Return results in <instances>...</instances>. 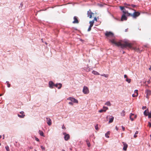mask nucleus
I'll list each match as a JSON object with an SVG mask.
<instances>
[{"instance_id":"f704fd0d","label":"nucleus","mask_w":151,"mask_h":151,"mask_svg":"<svg viewBox=\"0 0 151 151\" xmlns=\"http://www.w3.org/2000/svg\"><path fill=\"white\" fill-rule=\"evenodd\" d=\"M138 95V93H137V94H133L132 95V97H136V96H137Z\"/></svg>"},{"instance_id":"5fc2aeb1","label":"nucleus","mask_w":151,"mask_h":151,"mask_svg":"<svg viewBox=\"0 0 151 151\" xmlns=\"http://www.w3.org/2000/svg\"><path fill=\"white\" fill-rule=\"evenodd\" d=\"M93 20H94H94H96V21H97V19H96V17H94Z\"/></svg>"},{"instance_id":"58836bf2","label":"nucleus","mask_w":151,"mask_h":151,"mask_svg":"<svg viewBox=\"0 0 151 151\" xmlns=\"http://www.w3.org/2000/svg\"><path fill=\"white\" fill-rule=\"evenodd\" d=\"M95 128L96 130H98V125H96L95 126Z\"/></svg>"},{"instance_id":"6ab92c4d","label":"nucleus","mask_w":151,"mask_h":151,"mask_svg":"<svg viewBox=\"0 0 151 151\" xmlns=\"http://www.w3.org/2000/svg\"><path fill=\"white\" fill-rule=\"evenodd\" d=\"M92 73L95 75H99V73H98L97 72L95 71V70H93L92 72Z\"/></svg>"},{"instance_id":"680f3d73","label":"nucleus","mask_w":151,"mask_h":151,"mask_svg":"<svg viewBox=\"0 0 151 151\" xmlns=\"http://www.w3.org/2000/svg\"><path fill=\"white\" fill-rule=\"evenodd\" d=\"M149 69L150 70H151V66L150 68H149Z\"/></svg>"},{"instance_id":"338daca9","label":"nucleus","mask_w":151,"mask_h":151,"mask_svg":"<svg viewBox=\"0 0 151 151\" xmlns=\"http://www.w3.org/2000/svg\"><path fill=\"white\" fill-rule=\"evenodd\" d=\"M125 53V52L124 51H123V54H124Z\"/></svg>"},{"instance_id":"37998d69","label":"nucleus","mask_w":151,"mask_h":151,"mask_svg":"<svg viewBox=\"0 0 151 151\" xmlns=\"http://www.w3.org/2000/svg\"><path fill=\"white\" fill-rule=\"evenodd\" d=\"M68 104H69L72 105H73V103L71 101L69 102Z\"/></svg>"},{"instance_id":"5701e85b","label":"nucleus","mask_w":151,"mask_h":151,"mask_svg":"<svg viewBox=\"0 0 151 151\" xmlns=\"http://www.w3.org/2000/svg\"><path fill=\"white\" fill-rule=\"evenodd\" d=\"M17 115L20 118H23L25 116V115L24 114H22L21 115L18 114Z\"/></svg>"},{"instance_id":"aec40b11","label":"nucleus","mask_w":151,"mask_h":151,"mask_svg":"<svg viewBox=\"0 0 151 151\" xmlns=\"http://www.w3.org/2000/svg\"><path fill=\"white\" fill-rule=\"evenodd\" d=\"M84 69L87 72H89L90 70V68L88 66H87L86 67H85Z\"/></svg>"},{"instance_id":"7c9ffc66","label":"nucleus","mask_w":151,"mask_h":151,"mask_svg":"<svg viewBox=\"0 0 151 151\" xmlns=\"http://www.w3.org/2000/svg\"><path fill=\"white\" fill-rule=\"evenodd\" d=\"M126 81L128 82L129 83L131 82V79H129L128 78H127L126 79Z\"/></svg>"},{"instance_id":"bf43d9fd","label":"nucleus","mask_w":151,"mask_h":151,"mask_svg":"<svg viewBox=\"0 0 151 151\" xmlns=\"http://www.w3.org/2000/svg\"><path fill=\"white\" fill-rule=\"evenodd\" d=\"M134 115V118H136L137 117V115Z\"/></svg>"},{"instance_id":"09e8293b","label":"nucleus","mask_w":151,"mask_h":151,"mask_svg":"<svg viewBox=\"0 0 151 151\" xmlns=\"http://www.w3.org/2000/svg\"><path fill=\"white\" fill-rule=\"evenodd\" d=\"M23 6V4L22 3H21L20 4V6L22 7Z\"/></svg>"},{"instance_id":"c9c22d12","label":"nucleus","mask_w":151,"mask_h":151,"mask_svg":"<svg viewBox=\"0 0 151 151\" xmlns=\"http://www.w3.org/2000/svg\"><path fill=\"white\" fill-rule=\"evenodd\" d=\"M113 18H114V19L115 20H117V21H120L119 19H118L117 18H115V17H114V16H113Z\"/></svg>"},{"instance_id":"a18cd8bd","label":"nucleus","mask_w":151,"mask_h":151,"mask_svg":"<svg viewBox=\"0 0 151 151\" xmlns=\"http://www.w3.org/2000/svg\"><path fill=\"white\" fill-rule=\"evenodd\" d=\"M24 112L23 111H21V112H20V114H24Z\"/></svg>"},{"instance_id":"de8ad7c7","label":"nucleus","mask_w":151,"mask_h":151,"mask_svg":"<svg viewBox=\"0 0 151 151\" xmlns=\"http://www.w3.org/2000/svg\"><path fill=\"white\" fill-rule=\"evenodd\" d=\"M62 128L63 129H65L66 128L64 125H63V126H62Z\"/></svg>"},{"instance_id":"f8f14e48","label":"nucleus","mask_w":151,"mask_h":151,"mask_svg":"<svg viewBox=\"0 0 151 151\" xmlns=\"http://www.w3.org/2000/svg\"><path fill=\"white\" fill-rule=\"evenodd\" d=\"M93 14H94L91 12L90 10H89V11H88L87 12L88 17H89V18H91L92 15Z\"/></svg>"},{"instance_id":"052dcab7","label":"nucleus","mask_w":151,"mask_h":151,"mask_svg":"<svg viewBox=\"0 0 151 151\" xmlns=\"http://www.w3.org/2000/svg\"><path fill=\"white\" fill-rule=\"evenodd\" d=\"M128 30V29H127L125 30V32H127V31Z\"/></svg>"},{"instance_id":"a211bd4d","label":"nucleus","mask_w":151,"mask_h":151,"mask_svg":"<svg viewBox=\"0 0 151 151\" xmlns=\"http://www.w3.org/2000/svg\"><path fill=\"white\" fill-rule=\"evenodd\" d=\"M39 133L40 136H42L43 137H45V135H44V134H43V133L42 131H41L40 130H39Z\"/></svg>"},{"instance_id":"3c124183","label":"nucleus","mask_w":151,"mask_h":151,"mask_svg":"<svg viewBox=\"0 0 151 151\" xmlns=\"http://www.w3.org/2000/svg\"><path fill=\"white\" fill-rule=\"evenodd\" d=\"M131 6H132V7L134 8L135 6V5H133V4H132Z\"/></svg>"},{"instance_id":"4d7b16f0","label":"nucleus","mask_w":151,"mask_h":151,"mask_svg":"<svg viewBox=\"0 0 151 151\" xmlns=\"http://www.w3.org/2000/svg\"><path fill=\"white\" fill-rule=\"evenodd\" d=\"M78 39L80 41H81V42H83V40L81 38H78Z\"/></svg>"},{"instance_id":"4c0bfd02","label":"nucleus","mask_w":151,"mask_h":151,"mask_svg":"<svg viewBox=\"0 0 151 151\" xmlns=\"http://www.w3.org/2000/svg\"><path fill=\"white\" fill-rule=\"evenodd\" d=\"M41 147L42 150H45V148L43 146L41 145Z\"/></svg>"},{"instance_id":"1a4fd4ad","label":"nucleus","mask_w":151,"mask_h":151,"mask_svg":"<svg viewBox=\"0 0 151 151\" xmlns=\"http://www.w3.org/2000/svg\"><path fill=\"white\" fill-rule=\"evenodd\" d=\"M54 86V83L52 81L49 82V87L50 88H53Z\"/></svg>"},{"instance_id":"20e7f679","label":"nucleus","mask_w":151,"mask_h":151,"mask_svg":"<svg viewBox=\"0 0 151 151\" xmlns=\"http://www.w3.org/2000/svg\"><path fill=\"white\" fill-rule=\"evenodd\" d=\"M105 35L107 37H115L114 34L111 32L106 31L105 33Z\"/></svg>"},{"instance_id":"412c9836","label":"nucleus","mask_w":151,"mask_h":151,"mask_svg":"<svg viewBox=\"0 0 151 151\" xmlns=\"http://www.w3.org/2000/svg\"><path fill=\"white\" fill-rule=\"evenodd\" d=\"M149 113L148 110L147 111V110H146L144 112V114L145 116H147V114Z\"/></svg>"},{"instance_id":"6e6552de","label":"nucleus","mask_w":151,"mask_h":151,"mask_svg":"<svg viewBox=\"0 0 151 151\" xmlns=\"http://www.w3.org/2000/svg\"><path fill=\"white\" fill-rule=\"evenodd\" d=\"M63 134L64 136V138L65 141H67L70 139V135L69 134H67L65 132H63Z\"/></svg>"},{"instance_id":"f03ea898","label":"nucleus","mask_w":151,"mask_h":151,"mask_svg":"<svg viewBox=\"0 0 151 151\" xmlns=\"http://www.w3.org/2000/svg\"><path fill=\"white\" fill-rule=\"evenodd\" d=\"M128 14L129 15V16L132 17L133 18L136 19L140 15V13L139 12L135 11L133 14L130 13Z\"/></svg>"},{"instance_id":"603ef678","label":"nucleus","mask_w":151,"mask_h":151,"mask_svg":"<svg viewBox=\"0 0 151 151\" xmlns=\"http://www.w3.org/2000/svg\"><path fill=\"white\" fill-rule=\"evenodd\" d=\"M124 78H127V75H125V74L124 75Z\"/></svg>"},{"instance_id":"49530a36","label":"nucleus","mask_w":151,"mask_h":151,"mask_svg":"<svg viewBox=\"0 0 151 151\" xmlns=\"http://www.w3.org/2000/svg\"><path fill=\"white\" fill-rule=\"evenodd\" d=\"M124 4L125 5L127 6H130V4H127V3H125Z\"/></svg>"},{"instance_id":"dca6fc26","label":"nucleus","mask_w":151,"mask_h":151,"mask_svg":"<svg viewBox=\"0 0 151 151\" xmlns=\"http://www.w3.org/2000/svg\"><path fill=\"white\" fill-rule=\"evenodd\" d=\"M114 119V117L112 116H111V117L109 118V123H111L113 121Z\"/></svg>"},{"instance_id":"ea45409f","label":"nucleus","mask_w":151,"mask_h":151,"mask_svg":"<svg viewBox=\"0 0 151 151\" xmlns=\"http://www.w3.org/2000/svg\"><path fill=\"white\" fill-rule=\"evenodd\" d=\"M35 139L36 141H37V142H39V139L36 137H35Z\"/></svg>"},{"instance_id":"9b49d317","label":"nucleus","mask_w":151,"mask_h":151,"mask_svg":"<svg viewBox=\"0 0 151 151\" xmlns=\"http://www.w3.org/2000/svg\"><path fill=\"white\" fill-rule=\"evenodd\" d=\"M127 17L126 16V15L123 14L121 19V21H122L124 20H127Z\"/></svg>"},{"instance_id":"8fccbe9b","label":"nucleus","mask_w":151,"mask_h":151,"mask_svg":"<svg viewBox=\"0 0 151 151\" xmlns=\"http://www.w3.org/2000/svg\"><path fill=\"white\" fill-rule=\"evenodd\" d=\"M91 29V28H90V27H89L88 29V31H90Z\"/></svg>"},{"instance_id":"e433bc0d","label":"nucleus","mask_w":151,"mask_h":151,"mask_svg":"<svg viewBox=\"0 0 151 151\" xmlns=\"http://www.w3.org/2000/svg\"><path fill=\"white\" fill-rule=\"evenodd\" d=\"M103 112H104V111H103V109H101L100 110H99V112L100 113H101Z\"/></svg>"},{"instance_id":"864d4df0","label":"nucleus","mask_w":151,"mask_h":151,"mask_svg":"<svg viewBox=\"0 0 151 151\" xmlns=\"http://www.w3.org/2000/svg\"><path fill=\"white\" fill-rule=\"evenodd\" d=\"M115 129H116V130H117H117H118V129H119V128H118V127H117V126H116V127H115Z\"/></svg>"},{"instance_id":"ddd939ff","label":"nucleus","mask_w":151,"mask_h":151,"mask_svg":"<svg viewBox=\"0 0 151 151\" xmlns=\"http://www.w3.org/2000/svg\"><path fill=\"white\" fill-rule=\"evenodd\" d=\"M54 86L57 88L58 89H60L62 86V84L61 83H57L56 84H54Z\"/></svg>"},{"instance_id":"cd10ccee","label":"nucleus","mask_w":151,"mask_h":151,"mask_svg":"<svg viewBox=\"0 0 151 151\" xmlns=\"http://www.w3.org/2000/svg\"><path fill=\"white\" fill-rule=\"evenodd\" d=\"M94 23V20H92L91 21L89 22V23L90 24V25H91L93 26Z\"/></svg>"},{"instance_id":"a878e982","label":"nucleus","mask_w":151,"mask_h":151,"mask_svg":"<svg viewBox=\"0 0 151 151\" xmlns=\"http://www.w3.org/2000/svg\"><path fill=\"white\" fill-rule=\"evenodd\" d=\"M105 105L108 106H110L111 105V104L110 101H108L106 103Z\"/></svg>"},{"instance_id":"f3484780","label":"nucleus","mask_w":151,"mask_h":151,"mask_svg":"<svg viewBox=\"0 0 151 151\" xmlns=\"http://www.w3.org/2000/svg\"><path fill=\"white\" fill-rule=\"evenodd\" d=\"M110 133V132L109 131H108L105 134V136L106 137L109 138V135Z\"/></svg>"},{"instance_id":"13d9d810","label":"nucleus","mask_w":151,"mask_h":151,"mask_svg":"<svg viewBox=\"0 0 151 151\" xmlns=\"http://www.w3.org/2000/svg\"><path fill=\"white\" fill-rule=\"evenodd\" d=\"M147 82L148 84H149L150 83V80H149V81H147Z\"/></svg>"},{"instance_id":"79ce46f5","label":"nucleus","mask_w":151,"mask_h":151,"mask_svg":"<svg viewBox=\"0 0 151 151\" xmlns=\"http://www.w3.org/2000/svg\"><path fill=\"white\" fill-rule=\"evenodd\" d=\"M122 129L123 131H124L125 130V127L123 126H122Z\"/></svg>"},{"instance_id":"6e6d98bb","label":"nucleus","mask_w":151,"mask_h":151,"mask_svg":"<svg viewBox=\"0 0 151 151\" xmlns=\"http://www.w3.org/2000/svg\"><path fill=\"white\" fill-rule=\"evenodd\" d=\"M138 90H136L134 91V92L136 93H138Z\"/></svg>"},{"instance_id":"39448f33","label":"nucleus","mask_w":151,"mask_h":151,"mask_svg":"<svg viewBox=\"0 0 151 151\" xmlns=\"http://www.w3.org/2000/svg\"><path fill=\"white\" fill-rule=\"evenodd\" d=\"M67 100H70L72 102L75 103H78V101L75 98L72 97H69L67 98Z\"/></svg>"},{"instance_id":"a19ab883","label":"nucleus","mask_w":151,"mask_h":151,"mask_svg":"<svg viewBox=\"0 0 151 151\" xmlns=\"http://www.w3.org/2000/svg\"><path fill=\"white\" fill-rule=\"evenodd\" d=\"M148 125L150 127H151V123L150 122H148Z\"/></svg>"},{"instance_id":"69168bd1","label":"nucleus","mask_w":151,"mask_h":151,"mask_svg":"<svg viewBox=\"0 0 151 151\" xmlns=\"http://www.w3.org/2000/svg\"><path fill=\"white\" fill-rule=\"evenodd\" d=\"M70 150H72V148H70Z\"/></svg>"},{"instance_id":"4be33fe9","label":"nucleus","mask_w":151,"mask_h":151,"mask_svg":"<svg viewBox=\"0 0 151 151\" xmlns=\"http://www.w3.org/2000/svg\"><path fill=\"white\" fill-rule=\"evenodd\" d=\"M86 142L88 147H89L90 146V143L88 140V139H87L86 140Z\"/></svg>"},{"instance_id":"9d476101","label":"nucleus","mask_w":151,"mask_h":151,"mask_svg":"<svg viewBox=\"0 0 151 151\" xmlns=\"http://www.w3.org/2000/svg\"><path fill=\"white\" fill-rule=\"evenodd\" d=\"M47 123L49 126H50L52 124V121L51 119L50 118L47 117Z\"/></svg>"},{"instance_id":"7ed1b4c3","label":"nucleus","mask_w":151,"mask_h":151,"mask_svg":"<svg viewBox=\"0 0 151 151\" xmlns=\"http://www.w3.org/2000/svg\"><path fill=\"white\" fill-rule=\"evenodd\" d=\"M119 8L121 11H122L123 13V14H126V16H129V15L128 14H130V13H129L128 11L125 9L124 7L120 6Z\"/></svg>"},{"instance_id":"393cba45","label":"nucleus","mask_w":151,"mask_h":151,"mask_svg":"<svg viewBox=\"0 0 151 151\" xmlns=\"http://www.w3.org/2000/svg\"><path fill=\"white\" fill-rule=\"evenodd\" d=\"M125 111L124 110H123L121 113V115L122 116H124L125 115Z\"/></svg>"},{"instance_id":"f257e3e1","label":"nucleus","mask_w":151,"mask_h":151,"mask_svg":"<svg viewBox=\"0 0 151 151\" xmlns=\"http://www.w3.org/2000/svg\"><path fill=\"white\" fill-rule=\"evenodd\" d=\"M109 41L112 44L123 49H132L139 52L142 51L139 48L133 47L134 46L133 43L131 42L129 40L124 39L117 41L115 38H111L109 40Z\"/></svg>"},{"instance_id":"0eeeda50","label":"nucleus","mask_w":151,"mask_h":151,"mask_svg":"<svg viewBox=\"0 0 151 151\" xmlns=\"http://www.w3.org/2000/svg\"><path fill=\"white\" fill-rule=\"evenodd\" d=\"M83 92L85 94H87L89 93L88 88L86 86H84L83 88Z\"/></svg>"},{"instance_id":"e2e57ef3","label":"nucleus","mask_w":151,"mask_h":151,"mask_svg":"<svg viewBox=\"0 0 151 151\" xmlns=\"http://www.w3.org/2000/svg\"><path fill=\"white\" fill-rule=\"evenodd\" d=\"M93 26L92 25H90L89 26V27H90L91 28V27Z\"/></svg>"},{"instance_id":"4468645a","label":"nucleus","mask_w":151,"mask_h":151,"mask_svg":"<svg viewBox=\"0 0 151 151\" xmlns=\"http://www.w3.org/2000/svg\"><path fill=\"white\" fill-rule=\"evenodd\" d=\"M122 143L124 145V147L123 148V150L124 151H126L127 150V148L128 147V145L126 143L123 142Z\"/></svg>"},{"instance_id":"2eb2a0df","label":"nucleus","mask_w":151,"mask_h":151,"mask_svg":"<svg viewBox=\"0 0 151 151\" xmlns=\"http://www.w3.org/2000/svg\"><path fill=\"white\" fill-rule=\"evenodd\" d=\"M74 20L73 22V24L78 23V21L76 17L74 16L73 17Z\"/></svg>"},{"instance_id":"c756f323","label":"nucleus","mask_w":151,"mask_h":151,"mask_svg":"<svg viewBox=\"0 0 151 151\" xmlns=\"http://www.w3.org/2000/svg\"><path fill=\"white\" fill-rule=\"evenodd\" d=\"M101 76H104L106 78L108 77V75H107V74H102L101 75Z\"/></svg>"},{"instance_id":"0e129e2a","label":"nucleus","mask_w":151,"mask_h":151,"mask_svg":"<svg viewBox=\"0 0 151 151\" xmlns=\"http://www.w3.org/2000/svg\"><path fill=\"white\" fill-rule=\"evenodd\" d=\"M3 95V94H0V96H2Z\"/></svg>"},{"instance_id":"2f4dec72","label":"nucleus","mask_w":151,"mask_h":151,"mask_svg":"<svg viewBox=\"0 0 151 151\" xmlns=\"http://www.w3.org/2000/svg\"><path fill=\"white\" fill-rule=\"evenodd\" d=\"M147 114L148 118H151V112L148 113Z\"/></svg>"},{"instance_id":"774afa93","label":"nucleus","mask_w":151,"mask_h":151,"mask_svg":"<svg viewBox=\"0 0 151 151\" xmlns=\"http://www.w3.org/2000/svg\"><path fill=\"white\" fill-rule=\"evenodd\" d=\"M62 151H65L63 149V150H62Z\"/></svg>"},{"instance_id":"b1692460","label":"nucleus","mask_w":151,"mask_h":151,"mask_svg":"<svg viewBox=\"0 0 151 151\" xmlns=\"http://www.w3.org/2000/svg\"><path fill=\"white\" fill-rule=\"evenodd\" d=\"M134 115V114H132V113H131L130 114L129 118L132 121H133L134 120V119L132 118L131 117L132 115Z\"/></svg>"},{"instance_id":"c03bdc74","label":"nucleus","mask_w":151,"mask_h":151,"mask_svg":"<svg viewBox=\"0 0 151 151\" xmlns=\"http://www.w3.org/2000/svg\"><path fill=\"white\" fill-rule=\"evenodd\" d=\"M147 108L146 106H143L142 108L143 109H146Z\"/></svg>"},{"instance_id":"bb28decb","label":"nucleus","mask_w":151,"mask_h":151,"mask_svg":"<svg viewBox=\"0 0 151 151\" xmlns=\"http://www.w3.org/2000/svg\"><path fill=\"white\" fill-rule=\"evenodd\" d=\"M108 109V107L104 106L103 107V110L104 112H105Z\"/></svg>"},{"instance_id":"c85d7f7f","label":"nucleus","mask_w":151,"mask_h":151,"mask_svg":"<svg viewBox=\"0 0 151 151\" xmlns=\"http://www.w3.org/2000/svg\"><path fill=\"white\" fill-rule=\"evenodd\" d=\"M138 133V132L137 131H136V132L135 133V134L134 135V138H136L137 137V136L136 135Z\"/></svg>"},{"instance_id":"72a5a7b5","label":"nucleus","mask_w":151,"mask_h":151,"mask_svg":"<svg viewBox=\"0 0 151 151\" xmlns=\"http://www.w3.org/2000/svg\"><path fill=\"white\" fill-rule=\"evenodd\" d=\"M6 83L7 84V87L8 88H9L10 87V84L9 83V81H6Z\"/></svg>"},{"instance_id":"423d86ee","label":"nucleus","mask_w":151,"mask_h":151,"mask_svg":"<svg viewBox=\"0 0 151 151\" xmlns=\"http://www.w3.org/2000/svg\"><path fill=\"white\" fill-rule=\"evenodd\" d=\"M145 93L146 94V98L148 99L149 96L151 95V91L149 89H147L145 91Z\"/></svg>"},{"instance_id":"473e14b6","label":"nucleus","mask_w":151,"mask_h":151,"mask_svg":"<svg viewBox=\"0 0 151 151\" xmlns=\"http://www.w3.org/2000/svg\"><path fill=\"white\" fill-rule=\"evenodd\" d=\"M5 148L7 151H9V147L8 146H6L5 147Z\"/></svg>"}]
</instances>
